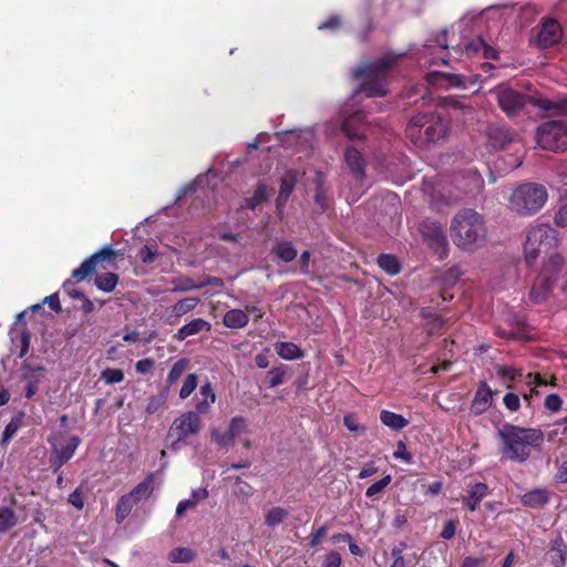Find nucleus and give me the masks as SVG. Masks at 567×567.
Here are the masks:
<instances>
[{"label": "nucleus", "instance_id": "13", "mask_svg": "<svg viewBox=\"0 0 567 567\" xmlns=\"http://www.w3.org/2000/svg\"><path fill=\"white\" fill-rule=\"evenodd\" d=\"M25 313L27 311H23L17 316V321L10 330L12 352L18 351L19 354H27L30 348L31 336L23 321Z\"/></svg>", "mask_w": 567, "mask_h": 567}, {"label": "nucleus", "instance_id": "36", "mask_svg": "<svg viewBox=\"0 0 567 567\" xmlns=\"http://www.w3.org/2000/svg\"><path fill=\"white\" fill-rule=\"evenodd\" d=\"M136 503L127 494L123 495L116 503L115 517L117 523H122L131 513Z\"/></svg>", "mask_w": 567, "mask_h": 567}, {"label": "nucleus", "instance_id": "52", "mask_svg": "<svg viewBox=\"0 0 567 567\" xmlns=\"http://www.w3.org/2000/svg\"><path fill=\"white\" fill-rule=\"evenodd\" d=\"M342 564L341 555L338 551H330L323 557V567H340Z\"/></svg>", "mask_w": 567, "mask_h": 567}, {"label": "nucleus", "instance_id": "29", "mask_svg": "<svg viewBox=\"0 0 567 567\" xmlns=\"http://www.w3.org/2000/svg\"><path fill=\"white\" fill-rule=\"evenodd\" d=\"M271 252L284 262H291L297 257V249L293 244L289 240L278 241Z\"/></svg>", "mask_w": 567, "mask_h": 567}, {"label": "nucleus", "instance_id": "56", "mask_svg": "<svg viewBox=\"0 0 567 567\" xmlns=\"http://www.w3.org/2000/svg\"><path fill=\"white\" fill-rule=\"evenodd\" d=\"M199 284H203V288L213 286L218 289V292L221 291L225 287L224 280L221 278L212 276L204 277L202 280H199Z\"/></svg>", "mask_w": 567, "mask_h": 567}, {"label": "nucleus", "instance_id": "30", "mask_svg": "<svg viewBox=\"0 0 567 567\" xmlns=\"http://www.w3.org/2000/svg\"><path fill=\"white\" fill-rule=\"evenodd\" d=\"M487 136L494 147H504L512 142V134L508 130L501 126H491Z\"/></svg>", "mask_w": 567, "mask_h": 567}, {"label": "nucleus", "instance_id": "37", "mask_svg": "<svg viewBox=\"0 0 567 567\" xmlns=\"http://www.w3.org/2000/svg\"><path fill=\"white\" fill-rule=\"evenodd\" d=\"M467 183L463 186L465 194H476L484 187V179L477 171L467 172Z\"/></svg>", "mask_w": 567, "mask_h": 567}, {"label": "nucleus", "instance_id": "5", "mask_svg": "<svg viewBox=\"0 0 567 567\" xmlns=\"http://www.w3.org/2000/svg\"><path fill=\"white\" fill-rule=\"evenodd\" d=\"M547 190L543 185L525 183L516 187L509 197V208L529 216L537 213L547 202Z\"/></svg>", "mask_w": 567, "mask_h": 567}, {"label": "nucleus", "instance_id": "55", "mask_svg": "<svg viewBox=\"0 0 567 567\" xmlns=\"http://www.w3.org/2000/svg\"><path fill=\"white\" fill-rule=\"evenodd\" d=\"M74 278H70L68 280L64 281L63 284V290L73 299H83L85 297V295L80 291V290H76L74 289V282L72 281Z\"/></svg>", "mask_w": 567, "mask_h": 567}, {"label": "nucleus", "instance_id": "32", "mask_svg": "<svg viewBox=\"0 0 567 567\" xmlns=\"http://www.w3.org/2000/svg\"><path fill=\"white\" fill-rule=\"evenodd\" d=\"M380 421L392 430H401L409 423L401 414H396L388 410L381 411Z\"/></svg>", "mask_w": 567, "mask_h": 567}, {"label": "nucleus", "instance_id": "26", "mask_svg": "<svg viewBox=\"0 0 567 567\" xmlns=\"http://www.w3.org/2000/svg\"><path fill=\"white\" fill-rule=\"evenodd\" d=\"M548 555L550 563L555 567H563L565 565L567 551L561 536H557L551 540Z\"/></svg>", "mask_w": 567, "mask_h": 567}, {"label": "nucleus", "instance_id": "15", "mask_svg": "<svg viewBox=\"0 0 567 567\" xmlns=\"http://www.w3.org/2000/svg\"><path fill=\"white\" fill-rule=\"evenodd\" d=\"M561 34V27L556 20H546L538 32L537 44L543 49L550 48L559 42Z\"/></svg>", "mask_w": 567, "mask_h": 567}, {"label": "nucleus", "instance_id": "21", "mask_svg": "<svg viewBox=\"0 0 567 567\" xmlns=\"http://www.w3.org/2000/svg\"><path fill=\"white\" fill-rule=\"evenodd\" d=\"M292 374L293 370L291 369V367L280 364L268 371L266 383L268 384L269 388H275L289 381L292 378Z\"/></svg>", "mask_w": 567, "mask_h": 567}, {"label": "nucleus", "instance_id": "57", "mask_svg": "<svg viewBox=\"0 0 567 567\" xmlns=\"http://www.w3.org/2000/svg\"><path fill=\"white\" fill-rule=\"evenodd\" d=\"M196 507V501L183 499L177 504L176 507V517H182L185 512L194 509Z\"/></svg>", "mask_w": 567, "mask_h": 567}, {"label": "nucleus", "instance_id": "31", "mask_svg": "<svg viewBox=\"0 0 567 567\" xmlns=\"http://www.w3.org/2000/svg\"><path fill=\"white\" fill-rule=\"evenodd\" d=\"M24 412L20 411L16 415H13L10 420V422L7 424L2 439L1 444L6 445L14 435L23 426V420H24Z\"/></svg>", "mask_w": 567, "mask_h": 567}, {"label": "nucleus", "instance_id": "19", "mask_svg": "<svg viewBox=\"0 0 567 567\" xmlns=\"http://www.w3.org/2000/svg\"><path fill=\"white\" fill-rule=\"evenodd\" d=\"M344 161L355 178H364L367 163L361 152L353 146H348L344 151Z\"/></svg>", "mask_w": 567, "mask_h": 567}, {"label": "nucleus", "instance_id": "42", "mask_svg": "<svg viewBox=\"0 0 567 567\" xmlns=\"http://www.w3.org/2000/svg\"><path fill=\"white\" fill-rule=\"evenodd\" d=\"M210 437L220 449L231 447L236 439L233 434H230L228 429L224 433L219 432L217 429H213L210 431Z\"/></svg>", "mask_w": 567, "mask_h": 567}, {"label": "nucleus", "instance_id": "17", "mask_svg": "<svg viewBox=\"0 0 567 567\" xmlns=\"http://www.w3.org/2000/svg\"><path fill=\"white\" fill-rule=\"evenodd\" d=\"M364 81L360 84L355 94L365 93L368 97L384 96L388 93L386 79L378 75H363Z\"/></svg>", "mask_w": 567, "mask_h": 567}, {"label": "nucleus", "instance_id": "7", "mask_svg": "<svg viewBox=\"0 0 567 567\" xmlns=\"http://www.w3.org/2000/svg\"><path fill=\"white\" fill-rule=\"evenodd\" d=\"M564 264L565 259L560 254H553L543 265L529 291V299L534 303H543L548 299L553 290V282Z\"/></svg>", "mask_w": 567, "mask_h": 567}, {"label": "nucleus", "instance_id": "3", "mask_svg": "<svg viewBox=\"0 0 567 567\" xmlns=\"http://www.w3.org/2000/svg\"><path fill=\"white\" fill-rule=\"evenodd\" d=\"M502 440L503 457L523 463L530 456V447L539 446L544 441V434L538 429L520 427L505 424L498 431Z\"/></svg>", "mask_w": 567, "mask_h": 567}, {"label": "nucleus", "instance_id": "47", "mask_svg": "<svg viewBox=\"0 0 567 567\" xmlns=\"http://www.w3.org/2000/svg\"><path fill=\"white\" fill-rule=\"evenodd\" d=\"M196 386H197L196 374H194V373L188 374L182 385V389L179 391V396L182 399L188 398L192 394V392L196 389Z\"/></svg>", "mask_w": 567, "mask_h": 567}, {"label": "nucleus", "instance_id": "35", "mask_svg": "<svg viewBox=\"0 0 567 567\" xmlns=\"http://www.w3.org/2000/svg\"><path fill=\"white\" fill-rule=\"evenodd\" d=\"M463 199L460 194L441 195L439 192L432 194L431 205L436 210H442L444 207L454 205Z\"/></svg>", "mask_w": 567, "mask_h": 567}, {"label": "nucleus", "instance_id": "62", "mask_svg": "<svg viewBox=\"0 0 567 567\" xmlns=\"http://www.w3.org/2000/svg\"><path fill=\"white\" fill-rule=\"evenodd\" d=\"M343 424L351 432H364V426H361L359 423H357L352 415H346L343 417Z\"/></svg>", "mask_w": 567, "mask_h": 567}, {"label": "nucleus", "instance_id": "53", "mask_svg": "<svg viewBox=\"0 0 567 567\" xmlns=\"http://www.w3.org/2000/svg\"><path fill=\"white\" fill-rule=\"evenodd\" d=\"M503 401H504V404L506 405V408L512 412L517 411L520 406L519 396L512 392L506 393Z\"/></svg>", "mask_w": 567, "mask_h": 567}, {"label": "nucleus", "instance_id": "45", "mask_svg": "<svg viewBox=\"0 0 567 567\" xmlns=\"http://www.w3.org/2000/svg\"><path fill=\"white\" fill-rule=\"evenodd\" d=\"M17 524L14 512L9 507L0 509V533L7 532Z\"/></svg>", "mask_w": 567, "mask_h": 567}, {"label": "nucleus", "instance_id": "51", "mask_svg": "<svg viewBox=\"0 0 567 567\" xmlns=\"http://www.w3.org/2000/svg\"><path fill=\"white\" fill-rule=\"evenodd\" d=\"M393 456L398 460H402L403 462L411 464L413 462V456L406 450V445L403 441H399L396 443V449L393 453Z\"/></svg>", "mask_w": 567, "mask_h": 567}, {"label": "nucleus", "instance_id": "10", "mask_svg": "<svg viewBox=\"0 0 567 567\" xmlns=\"http://www.w3.org/2000/svg\"><path fill=\"white\" fill-rule=\"evenodd\" d=\"M116 257L117 254L111 246H104L102 249L85 259L80 267L75 268L72 271V278H74L76 282L82 281L95 271L99 264L112 262Z\"/></svg>", "mask_w": 567, "mask_h": 567}, {"label": "nucleus", "instance_id": "1", "mask_svg": "<svg viewBox=\"0 0 567 567\" xmlns=\"http://www.w3.org/2000/svg\"><path fill=\"white\" fill-rule=\"evenodd\" d=\"M451 131L447 116L439 112L419 113L405 127V136L419 148L429 150L444 142Z\"/></svg>", "mask_w": 567, "mask_h": 567}, {"label": "nucleus", "instance_id": "61", "mask_svg": "<svg viewBox=\"0 0 567 567\" xmlns=\"http://www.w3.org/2000/svg\"><path fill=\"white\" fill-rule=\"evenodd\" d=\"M478 42L483 50V56L485 59L498 60V52L491 45L484 42L483 39H478Z\"/></svg>", "mask_w": 567, "mask_h": 567}, {"label": "nucleus", "instance_id": "18", "mask_svg": "<svg viewBox=\"0 0 567 567\" xmlns=\"http://www.w3.org/2000/svg\"><path fill=\"white\" fill-rule=\"evenodd\" d=\"M493 392L485 381L481 382L471 404V413L481 415L492 404Z\"/></svg>", "mask_w": 567, "mask_h": 567}, {"label": "nucleus", "instance_id": "40", "mask_svg": "<svg viewBox=\"0 0 567 567\" xmlns=\"http://www.w3.org/2000/svg\"><path fill=\"white\" fill-rule=\"evenodd\" d=\"M173 289L174 292H186L195 289H202L203 284H199V280L196 281L190 277H178L173 279Z\"/></svg>", "mask_w": 567, "mask_h": 567}, {"label": "nucleus", "instance_id": "63", "mask_svg": "<svg viewBox=\"0 0 567 567\" xmlns=\"http://www.w3.org/2000/svg\"><path fill=\"white\" fill-rule=\"evenodd\" d=\"M157 252L154 251L151 247L144 246L140 252L141 260L144 264H151L155 260Z\"/></svg>", "mask_w": 567, "mask_h": 567}, {"label": "nucleus", "instance_id": "12", "mask_svg": "<svg viewBox=\"0 0 567 567\" xmlns=\"http://www.w3.org/2000/svg\"><path fill=\"white\" fill-rule=\"evenodd\" d=\"M396 55L386 53L383 56L377 58L373 61L358 65L352 75L355 79H361L363 75H378L386 79V74L394 65Z\"/></svg>", "mask_w": 567, "mask_h": 567}, {"label": "nucleus", "instance_id": "59", "mask_svg": "<svg viewBox=\"0 0 567 567\" xmlns=\"http://www.w3.org/2000/svg\"><path fill=\"white\" fill-rule=\"evenodd\" d=\"M69 503L72 504L76 509H82L84 506V501L82 496V492L76 488L69 495Z\"/></svg>", "mask_w": 567, "mask_h": 567}, {"label": "nucleus", "instance_id": "11", "mask_svg": "<svg viewBox=\"0 0 567 567\" xmlns=\"http://www.w3.org/2000/svg\"><path fill=\"white\" fill-rule=\"evenodd\" d=\"M200 427L202 420L199 415L196 412L189 411L174 421L169 429L168 436H175L176 442H179L198 433Z\"/></svg>", "mask_w": 567, "mask_h": 567}, {"label": "nucleus", "instance_id": "41", "mask_svg": "<svg viewBox=\"0 0 567 567\" xmlns=\"http://www.w3.org/2000/svg\"><path fill=\"white\" fill-rule=\"evenodd\" d=\"M298 181V172L295 169H289L286 174L280 178V187L279 193L290 196L295 189V186Z\"/></svg>", "mask_w": 567, "mask_h": 567}, {"label": "nucleus", "instance_id": "48", "mask_svg": "<svg viewBox=\"0 0 567 567\" xmlns=\"http://www.w3.org/2000/svg\"><path fill=\"white\" fill-rule=\"evenodd\" d=\"M187 364H188L187 359H182V360L177 361L173 365V368L171 369V371L168 373V378H167L168 382L169 383L176 382L181 378V375L185 372Z\"/></svg>", "mask_w": 567, "mask_h": 567}, {"label": "nucleus", "instance_id": "20", "mask_svg": "<svg viewBox=\"0 0 567 567\" xmlns=\"http://www.w3.org/2000/svg\"><path fill=\"white\" fill-rule=\"evenodd\" d=\"M210 323L202 318H195L181 327L175 334L176 339L183 341L188 337L198 334L203 331H209L210 330Z\"/></svg>", "mask_w": 567, "mask_h": 567}, {"label": "nucleus", "instance_id": "2", "mask_svg": "<svg viewBox=\"0 0 567 567\" xmlns=\"http://www.w3.org/2000/svg\"><path fill=\"white\" fill-rule=\"evenodd\" d=\"M450 235L460 249L475 251L486 241L487 227L484 216L473 208L458 210L451 220Z\"/></svg>", "mask_w": 567, "mask_h": 567}, {"label": "nucleus", "instance_id": "6", "mask_svg": "<svg viewBox=\"0 0 567 567\" xmlns=\"http://www.w3.org/2000/svg\"><path fill=\"white\" fill-rule=\"evenodd\" d=\"M555 229L546 224L532 227L524 244L525 260L533 266L542 254H547L556 244Z\"/></svg>", "mask_w": 567, "mask_h": 567}, {"label": "nucleus", "instance_id": "8", "mask_svg": "<svg viewBox=\"0 0 567 567\" xmlns=\"http://www.w3.org/2000/svg\"><path fill=\"white\" fill-rule=\"evenodd\" d=\"M537 145L547 151L560 152L567 148V120L547 121L538 126Z\"/></svg>", "mask_w": 567, "mask_h": 567}, {"label": "nucleus", "instance_id": "22", "mask_svg": "<svg viewBox=\"0 0 567 567\" xmlns=\"http://www.w3.org/2000/svg\"><path fill=\"white\" fill-rule=\"evenodd\" d=\"M487 494L488 486L485 483L478 482L471 486L468 495L463 497V503L471 512H474Z\"/></svg>", "mask_w": 567, "mask_h": 567}, {"label": "nucleus", "instance_id": "49", "mask_svg": "<svg viewBox=\"0 0 567 567\" xmlns=\"http://www.w3.org/2000/svg\"><path fill=\"white\" fill-rule=\"evenodd\" d=\"M276 354H303L302 351L292 342H277L275 346Z\"/></svg>", "mask_w": 567, "mask_h": 567}, {"label": "nucleus", "instance_id": "28", "mask_svg": "<svg viewBox=\"0 0 567 567\" xmlns=\"http://www.w3.org/2000/svg\"><path fill=\"white\" fill-rule=\"evenodd\" d=\"M223 321L230 329H239L248 324L249 317L241 309H231L225 313Z\"/></svg>", "mask_w": 567, "mask_h": 567}, {"label": "nucleus", "instance_id": "16", "mask_svg": "<svg viewBox=\"0 0 567 567\" xmlns=\"http://www.w3.org/2000/svg\"><path fill=\"white\" fill-rule=\"evenodd\" d=\"M365 113L363 111L353 112L346 117L341 123V131L350 140L364 138L363 122L365 121Z\"/></svg>", "mask_w": 567, "mask_h": 567}, {"label": "nucleus", "instance_id": "50", "mask_svg": "<svg viewBox=\"0 0 567 567\" xmlns=\"http://www.w3.org/2000/svg\"><path fill=\"white\" fill-rule=\"evenodd\" d=\"M102 379L107 384L118 383V382L123 381L124 373L120 369H105L102 372Z\"/></svg>", "mask_w": 567, "mask_h": 567}, {"label": "nucleus", "instance_id": "64", "mask_svg": "<svg viewBox=\"0 0 567 567\" xmlns=\"http://www.w3.org/2000/svg\"><path fill=\"white\" fill-rule=\"evenodd\" d=\"M554 220L558 226H567V203L559 208Z\"/></svg>", "mask_w": 567, "mask_h": 567}, {"label": "nucleus", "instance_id": "54", "mask_svg": "<svg viewBox=\"0 0 567 567\" xmlns=\"http://www.w3.org/2000/svg\"><path fill=\"white\" fill-rule=\"evenodd\" d=\"M561 404H563V401L558 394L553 393V394L547 395L545 399L546 409H548L553 412L559 411L561 408Z\"/></svg>", "mask_w": 567, "mask_h": 567}, {"label": "nucleus", "instance_id": "33", "mask_svg": "<svg viewBox=\"0 0 567 567\" xmlns=\"http://www.w3.org/2000/svg\"><path fill=\"white\" fill-rule=\"evenodd\" d=\"M378 265L390 276L398 275L401 270L399 259L395 256L389 254H381L378 257Z\"/></svg>", "mask_w": 567, "mask_h": 567}, {"label": "nucleus", "instance_id": "23", "mask_svg": "<svg viewBox=\"0 0 567 567\" xmlns=\"http://www.w3.org/2000/svg\"><path fill=\"white\" fill-rule=\"evenodd\" d=\"M154 478L155 473H148L140 484L127 493V495L131 496L136 504L142 499L148 498L154 491Z\"/></svg>", "mask_w": 567, "mask_h": 567}, {"label": "nucleus", "instance_id": "43", "mask_svg": "<svg viewBox=\"0 0 567 567\" xmlns=\"http://www.w3.org/2000/svg\"><path fill=\"white\" fill-rule=\"evenodd\" d=\"M391 481V475L388 474L383 476L381 480L373 483L370 487L367 488L365 496L373 499L379 498L383 494L384 489L389 486Z\"/></svg>", "mask_w": 567, "mask_h": 567}, {"label": "nucleus", "instance_id": "27", "mask_svg": "<svg viewBox=\"0 0 567 567\" xmlns=\"http://www.w3.org/2000/svg\"><path fill=\"white\" fill-rule=\"evenodd\" d=\"M199 302L200 299L197 297L183 298L171 307L169 317L181 318L187 315L188 312L193 311L198 306Z\"/></svg>", "mask_w": 567, "mask_h": 567}, {"label": "nucleus", "instance_id": "9", "mask_svg": "<svg viewBox=\"0 0 567 567\" xmlns=\"http://www.w3.org/2000/svg\"><path fill=\"white\" fill-rule=\"evenodd\" d=\"M420 233L423 240L437 255L439 259L447 256L449 243L442 225L437 221L430 219L423 220L420 224Z\"/></svg>", "mask_w": 567, "mask_h": 567}, {"label": "nucleus", "instance_id": "60", "mask_svg": "<svg viewBox=\"0 0 567 567\" xmlns=\"http://www.w3.org/2000/svg\"><path fill=\"white\" fill-rule=\"evenodd\" d=\"M341 24V20L338 16L333 14L331 17H329L324 22L320 23L319 24V29L320 30H326V29H330V30H337Z\"/></svg>", "mask_w": 567, "mask_h": 567}, {"label": "nucleus", "instance_id": "44", "mask_svg": "<svg viewBox=\"0 0 567 567\" xmlns=\"http://www.w3.org/2000/svg\"><path fill=\"white\" fill-rule=\"evenodd\" d=\"M288 512L281 507H272L266 515L265 524L269 527H276L285 518H287Z\"/></svg>", "mask_w": 567, "mask_h": 567}, {"label": "nucleus", "instance_id": "58", "mask_svg": "<svg viewBox=\"0 0 567 567\" xmlns=\"http://www.w3.org/2000/svg\"><path fill=\"white\" fill-rule=\"evenodd\" d=\"M328 528L326 526L319 527L316 532H312L309 536L310 546L316 547L321 543V538L327 535Z\"/></svg>", "mask_w": 567, "mask_h": 567}, {"label": "nucleus", "instance_id": "4", "mask_svg": "<svg viewBox=\"0 0 567 567\" xmlns=\"http://www.w3.org/2000/svg\"><path fill=\"white\" fill-rule=\"evenodd\" d=\"M497 101L499 107L508 115L516 114L525 106L527 101L548 114H560L567 111V103H558L543 97H527L512 89L501 90L497 94Z\"/></svg>", "mask_w": 567, "mask_h": 567}, {"label": "nucleus", "instance_id": "34", "mask_svg": "<svg viewBox=\"0 0 567 567\" xmlns=\"http://www.w3.org/2000/svg\"><path fill=\"white\" fill-rule=\"evenodd\" d=\"M118 284V276L114 272H103L95 277V286L103 292H112Z\"/></svg>", "mask_w": 567, "mask_h": 567}, {"label": "nucleus", "instance_id": "25", "mask_svg": "<svg viewBox=\"0 0 567 567\" xmlns=\"http://www.w3.org/2000/svg\"><path fill=\"white\" fill-rule=\"evenodd\" d=\"M549 502V493L546 489L535 488L522 496V504L530 508L544 507Z\"/></svg>", "mask_w": 567, "mask_h": 567}, {"label": "nucleus", "instance_id": "14", "mask_svg": "<svg viewBox=\"0 0 567 567\" xmlns=\"http://www.w3.org/2000/svg\"><path fill=\"white\" fill-rule=\"evenodd\" d=\"M425 80L432 87L449 90L454 87L465 89L467 79L460 74L433 71L426 73Z\"/></svg>", "mask_w": 567, "mask_h": 567}, {"label": "nucleus", "instance_id": "38", "mask_svg": "<svg viewBox=\"0 0 567 567\" xmlns=\"http://www.w3.org/2000/svg\"><path fill=\"white\" fill-rule=\"evenodd\" d=\"M195 558V551L188 547H177L168 554V559L176 564L192 563Z\"/></svg>", "mask_w": 567, "mask_h": 567}, {"label": "nucleus", "instance_id": "24", "mask_svg": "<svg viewBox=\"0 0 567 567\" xmlns=\"http://www.w3.org/2000/svg\"><path fill=\"white\" fill-rule=\"evenodd\" d=\"M274 189L264 183H259L250 197L245 198V207L255 210L258 205L267 203Z\"/></svg>", "mask_w": 567, "mask_h": 567}, {"label": "nucleus", "instance_id": "46", "mask_svg": "<svg viewBox=\"0 0 567 567\" xmlns=\"http://www.w3.org/2000/svg\"><path fill=\"white\" fill-rule=\"evenodd\" d=\"M228 430L230 434L237 437L247 430L246 419L243 416H234L229 422Z\"/></svg>", "mask_w": 567, "mask_h": 567}, {"label": "nucleus", "instance_id": "39", "mask_svg": "<svg viewBox=\"0 0 567 567\" xmlns=\"http://www.w3.org/2000/svg\"><path fill=\"white\" fill-rule=\"evenodd\" d=\"M79 443L80 439L78 436H72L69 442L58 451V466L63 465L73 456Z\"/></svg>", "mask_w": 567, "mask_h": 567}]
</instances>
